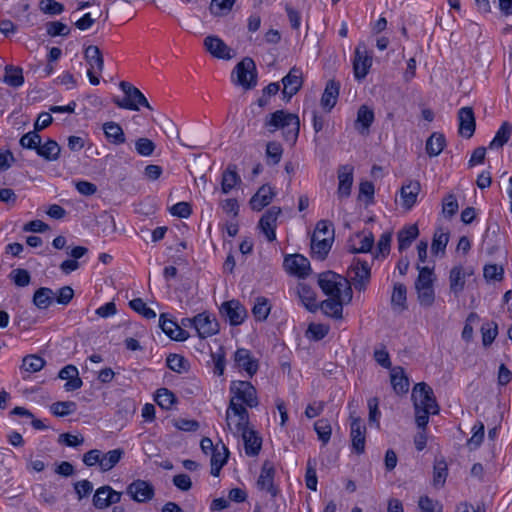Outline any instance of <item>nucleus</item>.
<instances>
[{"label": "nucleus", "mask_w": 512, "mask_h": 512, "mask_svg": "<svg viewBox=\"0 0 512 512\" xmlns=\"http://www.w3.org/2000/svg\"><path fill=\"white\" fill-rule=\"evenodd\" d=\"M473 435L467 441L470 450L477 449L484 439V424L477 422L472 428Z\"/></svg>", "instance_id": "54"}, {"label": "nucleus", "mask_w": 512, "mask_h": 512, "mask_svg": "<svg viewBox=\"0 0 512 512\" xmlns=\"http://www.w3.org/2000/svg\"><path fill=\"white\" fill-rule=\"evenodd\" d=\"M204 47L215 58L229 60L232 58L231 48L217 36H207L204 39Z\"/></svg>", "instance_id": "19"}, {"label": "nucleus", "mask_w": 512, "mask_h": 512, "mask_svg": "<svg viewBox=\"0 0 512 512\" xmlns=\"http://www.w3.org/2000/svg\"><path fill=\"white\" fill-rule=\"evenodd\" d=\"M281 214V208L273 206L268 209L260 218L259 228L269 242L276 239L277 219Z\"/></svg>", "instance_id": "9"}, {"label": "nucleus", "mask_w": 512, "mask_h": 512, "mask_svg": "<svg viewBox=\"0 0 512 512\" xmlns=\"http://www.w3.org/2000/svg\"><path fill=\"white\" fill-rule=\"evenodd\" d=\"M78 375V370L74 365H66L60 370L58 376L60 379L68 380L64 386L66 391H74L81 388L83 385V382Z\"/></svg>", "instance_id": "28"}, {"label": "nucleus", "mask_w": 512, "mask_h": 512, "mask_svg": "<svg viewBox=\"0 0 512 512\" xmlns=\"http://www.w3.org/2000/svg\"><path fill=\"white\" fill-rule=\"evenodd\" d=\"M234 361L237 367L244 370L250 377L258 371V360L248 349L238 348L234 353Z\"/></svg>", "instance_id": "15"}, {"label": "nucleus", "mask_w": 512, "mask_h": 512, "mask_svg": "<svg viewBox=\"0 0 512 512\" xmlns=\"http://www.w3.org/2000/svg\"><path fill=\"white\" fill-rule=\"evenodd\" d=\"M194 328L200 338H207L215 335L219 331V325L216 319L211 318L206 313H200L194 317Z\"/></svg>", "instance_id": "14"}, {"label": "nucleus", "mask_w": 512, "mask_h": 512, "mask_svg": "<svg viewBox=\"0 0 512 512\" xmlns=\"http://www.w3.org/2000/svg\"><path fill=\"white\" fill-rule=\"evenodd\" d=\"M10 279L19 287H25L30 284L31 277L26 269L17 268L14 269L10 275Z\"/></svg>", "instance_id": "60"}, {"label": "nucleus", "mask_w": 512, "mask_h": 512, "mask_svg": "<svg viewBox=\"0 0 512 512\" xmlns=\"http://www.w3.org/2000/svg\"><path fill=\"white\" fill-rule=\"evenodd\" d=\"M249 414L245 406L230 400L226 411V424L229 431L239 436L248 429Z\"/></svg>", "instance_id": "4"}, {"label": "nucleus", "mask_w": 512, "mask_h": 512, "mask_svg": "<svg viewBox=\"0 0 512 512\" xmlns=\"http://www.w3.org/2000/svg\"><path fill=\"white\" fill-rule=\"evenodd\" d=\"M129 305L134 311L141 314L146 319H153L156 317L155 311L148 307L141 298L131 300Z\"/></svg>", "instance_id": "58"}, {"label": "nucleus", "mask_w": 512, "mask_h": 512, "mask_svg": "<svg viewBox=\"0 0 512 512\" xmlns=\"http://www.w3.org/2000/svg\"><path fill=\"white\" fill-rule=\"evenodd\" d=\"M446 140L443 134L434 132L426 141V151L429 156H438L444 149Z\"/></svg>", "instance_id": "44"}, {"label": "nucleus", "mask_w": 512, "mask_h": 512, "mask_svg": "<svg viewBox=\"0 0 512 512\" xmlns=\"http://www.w3.org/2000/svg\"><path fill=\"white\" fill-rule=\"evenodd\" d=\"M282 146L277 142H269L266 147V155L271 164L275 165L280 162L282 157Z\"/></svg>", "instance_id": "63"}, {"label": "nucleus", "mask_w": 512, "mask_h": 512, "mask_svg": "<svg viewBox=\"0 0 512 512\" xmlns=\"http://www.w3.org/2000/svg\"><path fill=\"white\" fill-rule=\"evenodd\" d=\"M127 494L136 502L143 503L151 500L155 495L152 484L145 480L137 479L130 483L126 489Z\"/></svg>", "instance_id": "10"}, {"label": "nucleus", "mask_w": 512, "mask_h": 512, "mask_svg": "<svg viewBox=\"0 0 512 512\" xmlns=\"http://www.w3.org/2000/svg\"><path fill=\"white\" fill-rule=\"evenodd\" d=\"M103 131L107 140L115 145L125 143L126 138L122 127L113 121H109L103 124Z\"/></svg>", "instance_id": "36"}, {"label": "nucleus", "mask_w": 512, "mask_h": 512, "mask_svg": "<svg viewBox=\"0 0 512 512\" xmlns=\"http://www.w3.org/2000/svg\"><path fill=\"white\" fill-rule=\"evenodd\" d=\"M419 275L415 282V289L433 287V272L428 267H418Z\"/></svg>", "instance_id": "55"}, {"label": "nucleus", "mask_w": 512, "mask_h": 512, "mask_svg": "<svg viewBox=\"0 0 512 512\" xmlns=\"http://www.w3.org/2000/svg\"><path fill=\"white\" fill-rule=\"evenodd\" d=\"M318 284L329 297L352 300V289L349 281L339 274L328 271L319 275Z\"/></svg>", "instance_id": "2"}, {"label": "nucleus", "mask_w": 512, "mask_h": 512, "mask_svg": "<svg viewBox=\"0 0 512 512\" xmlns=\"http://www.w3.org/2000/svg\"><path fill=\"white\" fill-rule=\"evenodd\" d=\"M353 240H358L359 245L351 248L352 253H368L374 245V236L370 231L356 233Z\"/></svg>", "instance_id": "39"}, {"label": "nucleus", "mask_w": 512, "mask_h": 512, "mask_svg": "<svg viewBox=\"0 0 512 512\" xmlns=\"http://www.w3.org/2000/svg\"><path fill=\"white\" fill-rule=\"evenodd\" d=\"M45 365V360L37 355H27L23 358L21 368L29 373L40 371Z\"/></svg>", "instance_id": "48"}, {"label": "nucleus", "mask_w": 512, "mask_h": 512, "mask_svg": "<svg viewBox=\"0 0 512 512\" xmlns=\"http://www.w3.org/2000/svg\"><path fill=\"white\" fill-rule=\"evenodd\" d=\"M372 65V59L366 54V51L361 50L359 45L355 50V59L353 62V70L355 78L358 80L364 79Z\"/></svg>", "instance_id": "23"}, {"label": "nucleus", "mask_w": 512, "mask_h": 512, "mask_svg": "<svg viewBox=\"0 0 512 512\" xmlns=\"http://www.w3.org/2000/svg\"><path fill=\"white\" fill-rule=\"evenodd\" d=\"M159 326L162 331L173 340L184 341L189 337V333L172 319H168L166 314L160 315Z\"/></svg>", "instance_id": "22"}, {"label": "nucleus", "mask_w": 512, "mask_h": 512, "mask_svg": "<svg viewBox=\"0 0 512 512\" xmlns=\"http://www.w3.org/2000/svg\"><path fill=\"white\" fill-rule=\"evenodd\" d=\"M135 149L139 155L147 157L153 154L155 144L152 140L142 137L136 140Z\"/></svg>", "instance_id": "62"}, {"label": "nucleus", "mask_w": 512, "mask_h": 512, "mask_svg": "<svg viewBox=\"0 0 512 512\" xmlns=\"http://www.w3.org/2000/svg\"><path fill=\"white\" fill-rule=\"evenodd\" d=\"M390 382L393 390L397 394H405L409 390V379L404 369L400 366L391 368Z\"/></svg>", "instance_id": "27"}, {"label": "nucleus", "mask_w": 512, "mask_h": 512, "mask_svg": "<svg viewBox=\"0 0 512 512\" xmlns=\"http://www.w3.org/2000/svg\"><path fill=\"white\" fill-rule=\"evenodd\" d=\"M155 401L161 408L168 410L175 403L176 397L167 388H161L156 392Z\"/></svg>", "instance_id": "49"}, {"label": "nucleus", "mask_w": 512, "mask_h": 512, "mask_svg": "<svg viewBox=\"0 0 512 512\" xmlns=\"http://www.w3.org/2000/svg\"><path fill=\"white\" fill-rule=\"evenodd\" d=\"M54 301V291L47 287L37 289L33 296V304L39 309H47Z\"/></svg>", "instance_id": "43"}, {"label": "nucleus", "mask_w": 512, "mask_h": 512, "mask_svg": "<svg viewBox=\"0 0 512 512\" xmlns=\"http://www.w3.org/2000/svg\"><path fill=\"white\" fill-rule=\"evenodd\" d=\"M123 455L124 450L122 448L113 449L107 453L102 454L100 470L102 472L110 471L119 463Z\"/></svg>", "instance_id": "41"}, {"label": "nucleus", "mask_w": 512, "mask_h": 512, "mask_svg": "<svg viewBox=\"0 0 512 512\" xmlns=\"http://www.w3.org/2000/svg\"><path fill=\"white\" fill-rule=\"evenodd\" d=\"M274 475L275 468L273 464L269 461H265L257 480L258 488L267 491L273 497H275L278 493V490L274 486Z\"/></svg>", "instance_id": "20"}, {"label": "nucleus", "mask_w": 512, "mask_h": 512, "mask_svg": "<svg viewBox=\"0 0 512 512\" xmlns=\"http://www.w3.org/2000/svg\"><path fill=\"white\" fill-rule=\"evenodd\" d=\"M450 239V232L448 229H444L439 226L436 228L433 234L431 252L434 256L443 257L445 255L446 246Z\"/></svg>", "instance_id": "25"}, {"label": "nucleus", "mask_w": 512, "mask_h": 512, "mask_svg": "<svg viewBox=\"0 0 512 512\" xmlns=\"http://www.w3.org/2000/svg\"><path fill=\"white\" fill-rule=\"evenodd\" d=\"M318 439L325 445L329 442L332 434V427L327 419H319L314 424Z\"/></svg>", "instance_id": "47"}, {"label": "nucleus", "mask_w": 512, "mask_h": 512, "mask_svg": "<svg viewBox=\"0 0 512 512\" xmlns=\"http://www.w3.org/2000/svg\"><path fill=\"white\" fill-rule=\"evenodd\" d=\"M349 276L356 289H365L371 276L370 267L366 262L357 260L355 264L350 268Z\"/></svg>", "instance_id": "18"}, {"label": "nucleus", "mask_w": 512, "mask_h": 512, "mask_svg": "<svg viewBox=\"0 0 512 512\" xmlns=\"http://www.w3.org/2000/svg\"><path fill=\"white\" fill-rule=\"evenodd\" d=\"M229 391L230 400L245 404L250 408L257 407L259 404L256 388L248 381H232Z\"/></svg>", "instance_id": "6"}, {"label": "nucleus", "mask_w": 512, "mask_h": 512, "mask_svg": "<svg viewBox=\"0 0 512 512\" xmlns=\"http://www.w3.org/2000/svg\"><path fill=\"white\" fill-rule=\"evenodd\" d=\"M228 456V448L223 443H221L220 447L219 444H216V448L211 456V474L213 476L216 477L219 475L220 470L227 462Z\"/></svg>", "instance_id": "32"}, {"label": "nucleus", "mask_w": 512, "mask_h": 512, "mask_svg": "<svg viewBox=\"0 0 512 512\" xmlns=\"http://www.w3.org/2000/svg\"><path fill=\"white\" fill-rule=\"evenodd\" d=\"M4 82L12 87H19L24 83L22 69L19 67L6 66Z\"/></svg>", "instance_id": "46"}, {"label": "nucleus", "mask_w": 512, "mask_h": 512, "mask_svg": "<svg viewBox=\"0 0 512 512\" xmlns=\"http://www.w3.org/2000/svg\"><path fill=\"white\" fill-rule=\"evenodd\" d=\"M414 408L433 409V414L439 412L433 390L424 382L417 383L412 392Z\"/></svg>", "instance_id": "8"}, {"label": "nucleus", "mask_w": 512, "mask_h": 512, "mask_svg": "<svg viewBox=\"0 0 512 512\" xmlns=\"http://www.w3.org/2000/svg\"><path fill=\"white\" fill-rule=\"evenodd\" d=\"M252 313L256 320L264 321L270 313L268 300L264 297H258L253 306Z\"/></svg>", "instance_id": "51"}, {"label": "nucleus", "mask_w": 512, "mask_h": 512, "mask_svg": "<svg viewBox=\"0 0 512 512\" xmlns=\"http://www.w3.org/2000/svg\"><path fill=\"white\" fill-rule=\"evenodd\" d=\"M330 223L320 220L311 237L312 255L319 260H324L329 253L334 239V230H330Z\"/></svg>", "instance_id": "3"}, {"label": "nucleus", "mask_w": 512, "mask_h": 512, "mask_svg": "<svg viewBox=\"0 0 512 512\" xmlns=\"http://www.w3.org/2000/svg\"><path fill=\"white\" fill-rule=\"evenodd\" d=\"M244 441L245 453L248 456H256L261 449L262 440L254 430L247 429L240 434Z\"/></svg>", "instance_id": "34"}, {"label": "nucleus", "mask_w": 512, "mask_h": 512, "mask_svg": "<svg viewBox=\"0 0 512 512\" xmlns=\"http://www.w3.org/2000/svg\"><path fill=\"white\" fill-rule=\"evenodd\" d=\"M61 148L55 140L47 139L38 145L36 153L46 161H56L59 158Z\"/></svg>", "instance_id": "33"}, {"label": "nucleus", "mask_w": 512, "mask_h": 512, "mask_svg": "<svg viewBox=\"0 0 512 512\" xmlns=\"http://www.w3.org/2000/svg\"><path fill=\"white\" fill-rule=\"evenodd\" d=\"M447 464L444 460L436 461L434 464L433 483L436 487H442L447 477Z\"/></svg>", "instance_id": "57"}, {"label": "nucleus", "mask_w": 512, "mask_h": 512, "mask_svg": "<svg viewBox=\"0 0 512 512\" xmlns=\"http://www.w3.org/2000/svg\"><path fill=\"white\" fill-rule=\"evenodd\" d=\"M351 441H352V448L355 450L356 453L361 454L365 450V434H366V427L363 424L361 418L354 417L351 415Z\"/></svg>", "instance_id": "17"}, {"label": "nucleus", "mask_w": 512, "mask_h": 512, "mask_svg": "<svg viewBox=\"0 0 512 512\" xmlns=\"http://www.w3.org/2000/svg\"><path fill=\"white\" fill-rule=\"evenodd\" d=\"M458 120H459V134L469 139L474 135L476 128V121L473 109L471 107H462L458 111Z\"/></svg>", "instance_id": "16"}, {"label": "nucleus", "mask_w": 512, "mask_h": 512, "mask_svg": "<svg viewBox=\"0 0 512 512\" xmlns=\"http://www.w3.org/2000/svg\"><path fill=\"white\" fill-rule=\"evenodd\" d=\"M339 91L340 83L335 80H329L321 97V106L330 111L336 105Z\"/></svg>", "instance_id": "29"}, {"label": "nucleus", "mask_w": 512, "mask_h": 512, "mask_svg": "<svg viewBox=\"0 0 512 512\" xmlns=\"http://www.w3.org/2000/svg\"><path fill=\"white\" fill-rule=\"evenodd\" d=\"M241 183V178L237 173V167L234 164H229L222 173L221 191L223 194H228L233 188Z\"/></svg>", "instance_id": "31"}, {"label": "nucleus", "mask_w": 512, "mask_h": 512, "mask_svg": "<svg viewBox=\"0 0 512 512\" xmlns=\"http://www.w3.org/2000/svg\"><path fill=\"white\" fill-rule=\"evenodd\" d=\"M264 126L270 131L282 130L283 137L292 145L295 144L300 132L298 115L286 110H277L266 116Z\"/></svg>", "instance_id": "1"}, {"label": "nucleus", "mask_w": 512, "mask_h": 512, "mask_svg": "<svg viewBox=\"0 0 512 512\" xmlns=\"http://www.w3.org/2000/svg\"><path fill=\"white\" fill-rule=\"evenodd\" d=\"M349 302L342 298L329 297L321 303L320 308L326 315L340 319L342 318L343 304Z\"/></svg>", "instance_id": "35"}, {"label": "nucleus", "mask_w": 512, "mask_h": 512, "mask_svg": "<svg viewBox=\"0 0 512 512\" xmlns=\"http://www.w3.org/2000/svg\"><path fill=\"white\" fill-rule=\"evenodd\" d=\"M220 311L233 326L240 325L247 316L244 306L236 300L224 302L220 307Z\"/></svg>", "instance_id": "12"}, {"label": "nucleus", "mask_w": 512, "mask_h": 512, "mask_svg": "<svg viewBox=\"0 0 512 512\" xmlns=\"http://www.w3.org/2000/svg\"><path fill=\"white\" fill-rule=\"evenodd\" d=\"M459 205L456 197L453 194H448L443 199L442 213L445 217L451 218L458 211Z\"/></svg>", "instance_id": "61"}, {"label": "nucleus", "mask_w": 512, "mask_h": 512, "mask_svg": "<svg viewBox=\"0 0 512 512\" xmlns=\"http://www.w3.org/2000/svg\"><path fill=\"white\" fill-rule=\"evenodd\" d=\"M74 296V290L70 286H63L54 292V300L60 305H68Z\"/></svg>", "instance_id": "64"}, {"label": "nucleus", "mask_w": 512, "mask_h": 512, "mask_svg": "<svg viewBox=\"0 0 512 512\" xmlns=\"http://www.w3.org/2000/svg\"><path fill=\"white\" fill-rule=\"evenodd\" d=\"M283 266L289 274L299 278L308 276L311 270L309 260L300 254L286 256Z\"/></svg>", "instance_id": "11"}, {"label": "nucleus", "mask_w": 512, "mask_h": 512, "mask_svg": "<svg viewBox=\"0 0 512 512\" xmlns=\"http://www.w3.org/2000/svg\"><path fill=\"white\" fill-rule=\"evenodd\" d=\"M84 57L90 68L97 73H101L104 68V60L100 49L97 46L90 45L85 49Z\"/></svg>", "instance_id": "38"}, {"label": "nucleus", "mask_w": 512, "mask_h": 512, "mask_svg": "<svg viewBox=\"0 0 512 512\" xmlns=\"http://www.w3.org/2000/svg\"><path fill=\"white\" fill-rule=\"evenodd\" d=\"M166 363L169 369L177 373H183L188 370L187 360L179 354L168 355Z\"/></svg>", "instance_id": "50"}, {"label": "nucleus", "mask_w": 512, "mask_h": 512, "mask_svg": "<svg viewBox=\"0 0 512 512\" xmlns=\"http://www.w3.org/2000/svg\"><path fill=\"white\" fill-rule=\"evenodd\" d=\"M297 295L307 310L310 312L318 310L319 306L316 303V294L309 285L299 283L297 286Z\"/></svg>", "instance_id": "30"}, {"label": "nucleus", "mask_w": 512, "mask_h": 512, "mask_svg": "<svg viewBox=\"0 0 512 512\" xmlns=\"http://www.w3.org/2000/svg\"><path fill=\"white\" fill-rule=\"evenodd\" d=\"M419 230L417 225L407 226L398 232V248L400 251L407 249L411 243L418 237Z\"/></svg>", "instance_id": "42"}, {"label": "nucleus", "mask_w": 512, "mask_h": 512, "mask_svg": "<svg viewBox=\"0 0 512 512\" xmlns=\"http://www.w3.org/2000/svg\"><path fill=\"white\" fill-rule=\"evenodd\" d=\"M512 126L508 122H503L498 131L496 132L495 137L490 142V148H501L504 144H506L511 136Z\"/></svg>", "instance_id": "45"}, {"label": "nucleus", "mask_w": 512, "mask_h": 512, "mask_svg": "<svg viewBox=\"0 0 512 512\" xmlns=\"http://www.w3.org/2000/svg\"><path fill=\"white\" fill-rule=\"evenodd\" d=\"M119 86L125 94L122 100L118 98L114 99V103L119 108L139 111V106H144L148 109H152L146 97L138 88L126 81L120 82Z\"/></svg>", "instance_id": "5"}, {"label": "nucleus", "mask_w": 512, "mask_h": 512, "mask_svg": "<svg viewBox=\"0 0 512 512\" xmlns=\"http://www.w3.org/2000/svg\"><path fill=\"white\" fill-rule=\"evenodd\" d=\"M302 75V71L299 68L293 67L289 73L283 77L282 83L284 88L282 93L287 100H290L302 87Z\"/></svg>", "instance_id": "13"}, {"label": "nucleus", "mask_w": 512, "mask_h": 512, "mask_svg": "<svg viewBox=\"0 0 512 512\" xmlns=\"http://www.w3.org/2000/svg\"><path fill=\"white\" fill-rule=\"evenodd\" d=\"M77 405L73 401H59L51 405V411L54 415L64 417L75 412Z\"/></svg>", "instance_id": "52"}, {"label": "nucleus", "mask_w": 512, "mask_h": 512, "mask_svg": "<svg viewBox=\"0 0 512 512\" xmlns=\"http://www.w3.org/2000/svg\"><path fill=\"white\" fill-rule=\"evenodd\" d=\"M420 190V183L416 180H411L403 185L400 191L402 206L408 210L411 209L416 203Z\"/></svg>", "instance_id": "26"}, {"label": "nucleus", "mask_w": 512, "mask_h": 512, "mask_svg": "<svg viewBox=\"0 0 512 512\" xmlns=\"http://www.w3.org/2000/svg\"><path fill=\"white\" fill-rule=\"evenodd\" d=\"M353 167L351 165H342L338 169V189L337 195L339 198H347L351 194L353 184Z\"/></svg>", "instance_id": "21"}, {"label": "nucleus", "mask_w": 512, "mask_h": 512, "mask_svg": "<svg viewBox=\"0 0 512 512\" xmlns=\"http://www.w3.org/2000/svg\"><path fill=\"white\" fill-rule=\"evenodd\" d=\"M416 291L419 304L422 307L429 308L434 304L435 292L433 287L419 288Z\"/></svg>", "instance_id": "56"}, {"label": "nucleus", "mask_w": 512, "mask_h": 512, "mask_svg": "<svg viewBox=\"0 0 512 512\" xmlns=\"http://www.w3.org/2000/svg\"><path fill=\"white\" fill-rule=\"evenodd\" d=\"M466 273L461 266H455L451 269L449 275L450 290L456 296L463 291L465 286Z\"/></svg>", "instance_id": "40"}, {"label": "nucleus", "mask_w": 512, "mask_h": 512, "mask_svg": "<svg viewBox=\"0 0 512 512\" xmlns=\"http://www.w3.org/2000/svg\"><path fill=\"white\" fill-rule=\"evenodd\" d=\"M374 121V112L366 105L360 106L357 112V119L355 122L356 129L364 134L368 131L369 127Z\"/></svg>", "instance_id": "37"}, {"label": "nucleus", "mask_w": 512, "mask_h": 512, "mask_svg": "<svg viewBox=\"0 0 512 512\" xmlns=\"http://www.w3.org/2000/svg\"><path fill=\"white\" fill-rule=\"evenodd\" d=\"M406 293V287L403 284H395L391 296V304L393 306H398L401 309H404L406 307Z\"/></svg>", "instance_id": "59"}, {"label": "nucleus", "mask_w": 512, "mask_h": 512, "mask_svg": "<svg viewBox=\"0 0 512 512\" xmlns=\"http://www.w3.org/2000/svg\"><path fill=\"white\" fill-rule=\"evenodd\" d=\"M274 196L275 191L271 186L262 185L250 199V206L255 211H261L272 202Z\"/></svg>", "instance_id": "24"}, {"label": "nucleus", "mask_w": 512, "mask_h": 512, "mask_svg": "<svg viewBox=\"0 0 512 512\" xmlns=\"http://www.w3.org/2000/svg\"><path fill=\"white\" fill-rule=\"evenodd\" d=\"M41 136L36 130L24 134L19 141V144L24 149L35 150L41 142Z\"/></svg>", "instance_id": "53"}, {"label": "nucleus", "mask_w": 512, "mask_h": 512, "mask_svg": "<svg viewBox=\"0 0 512 512\" xmlns=\"http://www.w3.org/2000/svg\"><path fill=\"white\" fill-rule=\"evenodd\" d=\"M236 74L234 83L245 89H252L257 84L256 65L253 59L246 57L240 61L234 68L232 77Z\"/></svg>", "instance_id": "7"}]
</instances>
